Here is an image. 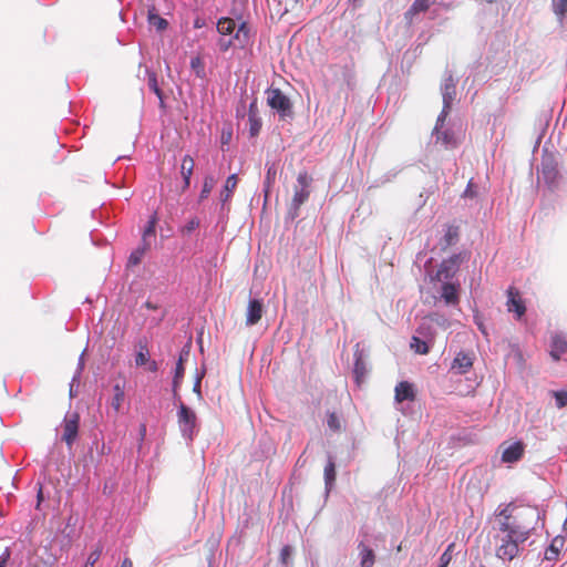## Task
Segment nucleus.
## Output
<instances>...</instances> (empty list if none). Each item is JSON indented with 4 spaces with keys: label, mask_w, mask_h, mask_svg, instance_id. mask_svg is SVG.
Masks as SVG:
<instances>
[{
    "label": "nucleus",
    "mask_w": 567,
    "mask_h": 567,
    "mask_svg": "<svg viewBox=\"0 0 567 567\" xmlns=\"http://www.w3.org/2000/svg\"><path fill=\"white\" fill-rule=\"evenodd\" d=\"M237 184H238L237 174H231L230 176H228V178L226 179V183L224 185V190L220 194V200L223 202V204L227 203L231 198L233 193H234L235 188L237 187Z\"/></svg>",
    "instance_id": "20"
},
{
    "label": "nucleus",
    "mask_w": 567,
    "mask_h": 567,
    "mask_svg": "<svg viewBox=\"0 0 567 567\" xmlns=\"http://www.w3.org/2000/svg\"><path fill=\"white\" fill-rule=\"evenodd\" d=\"M231 45V41H228V42H225V41H220L219 42V47H220V50L223 52L227 51L229 49V47Z\"/></svg>",
    "instance_id": "50"
},
{
    "label": "nucleus",
    "mask_w": 567,
    "mask_h": 567,
    "mask_svg": "<svg viewBox=\"0 0 567 567\" xmlns=\"http://www.w3.org/2000/svg\"><path fill=\"white\" fill-rule=\"evenodd\" d=\"M540 175L549 188L554 189L558 186L560 173L558 171V162L554 154H543L540 162Z\"/></svg>",
    "instance_id": "4"
},
{
    "label": "nucleus",
    "mask_w": 567,
    "mask_h": 567,
    "mask_svg": "<svg viewBox=\"0 0 567 567\" xmlns=\"http://www.w3.org/2000/svg\"><path fill=\"white\" fill-rule=\"evenodd\" d=\"M410 347L412 350H414L415 353L419 354H427L430 351L427 343L415 336L412 337Z\"/></svg>",
    "instance_id": "27"
},
{
    "label": "nucleus",
    "mask_w": 567,
    "mask_h": 567,
    "mask_svg": "<svg viewBox=\"0 0 567 567\" xmlns=\"http://www.w3.org/2000/svg\"><path fill=\"white\" fill-rule=\"evenodd\" d=\"M155 224L156 219L153 217L150 221L147 227L145 228L143 233V241L145 243L147 236H154L155 235Z\"/></svg>",
    "instance_id": "42"
},
{
    "label": "nucleus",
    "mask_w": 567,
    "mask_h": 567,
    "mask_svg": "<svg viewBox=\"0 0 567 567\" xmlns=\"http://www.w3.org/2000/svg\"><path fill=\"white\" fill-rule=\"evenodd\" d=\"M236 29V23L230 18H220L217 22V31L221 35H229L231 34Z\"/></svg>",
    "instance_id": "22"
},
{
    "label": "nucleus",
    "mask_w": 567,
    "mask_h": 567,
    "mask_svg": "<svg viewBox=\"0 0 567 567\" xmlns=\"http://www.w3.org/2000/svg\"><path fill=\"white\" fill-rule=\"evenodd\" d=\"M567 353V339L561 334H554L550 342V357L558 361L563 354Z\"/></svg>",
    "instance_id": "14"
},
{
    "label": "nucleus",
    "mask_w": 567,
    "mask_h": 567,
    "mask_svg": "<svg viewBox=\"0 0 567 567\" xmlns=\"http://www.w3.org/2000/svg\"><path fill=\"white\" fill-rule=\"evenodd\" d=\"M435 132H436V142H441V144L445 147L456 146V141L454 138V135L451 132H449V131H444V132L435 131Z\"/></svg>",
    "instance_id": "26"
},
{
    "label": "nucleus",
    "mask_w": 567,
    "mask_h": 567,
    "mask_svg": "<svg viewBox=\"0 0 567 567\" xmlns=\"http://www.w3.org/2000/svg\"><path fill=\"white\" fill-rule=\"evenodd\" d=\"M177 416H178V424L183 432V435L190 439L193 436L194 430L196 427L197 417H196L195 412L192 411L184 403H181Z\"/></svg>",
    "instance_id": "6"
},
{
    "label": "nucleus",
    "mask_w": 567,
    "mask_h": 567,
    "mask_svg": "<svg viewBox=\"0 0 567 567\" xmlns=\"http://www.w3.org/2000/svg\"><path fill=\"white\" fill-rule=\"evenodd\" d=\"M502 446H503L502 461L504 463H515V462L519 461L524 455L525 446L519 441L511 443L508 445H505V443H504Z\"/></svg>",
    "instance_id": "9"
},
{
    "label": "nucleus",
    "mask_w": 567,
    "mask_h": 567,
    "mask_svg": "<svg viewBox=\"0 0 567 567\" xmlns=\"http://www.w3.org/2000/svg\"><path fill=\"white\" fill-rule=\"evenodd\" d=\"M147 249H148V245L144 244L143 247H138L137 249L132 251V254L130 255V258H128V264L131 266L138 265L141 262L142 258L144 257L145 251Z\"/></svg>",
    "instance_id": "28"
},
{
    "label": "nucleus",
    "mask_w": 567,
    "mask_h": 567,
    "mask_svg": "<svg viewBox=\"0 0 567 567\" xmlns=\"http://www.w3.org/2000/svg\"><path fill=\"white\" fill-rule=\"evenodd\" d=\"M267 104L276 110L281 118L292 114V104L288 96H286L280 89H268L266 91Z\"/></svg>",
    "instance_id": "5"
},
{
    "label": "nucleus",
    "mask_w": 567,
    "mask_h": 567,
    "mask_svg": "<svg viewBox=\"0 0 567 567\" xmlns=\"http://www.w3.org/2000/svg\"><path fill=\"white\" fill-rule=\"evenodd\" d=\"M276 175H277V168L275 167V165L272 164V165L268 166L267 173H266V178H265V183L268 187L275 183Z\"/></svg>",
    "instance_id": "41"
},
{
    "label": "nucleus",
    "mask_w": 567,
    "mask_h": 567,
    "mask_svg": "<svg viewBox=\"0 0 567 567\" xmlns=\"http://www.w3.org/2000/svg\"><path fill=\"white\" fill-rule=\"evenodd\" d=\"M362 370H363V367H361V364H360L359 362H357V363H355V370H354V371H355V373H357V374H359V373H361V374H362V373H363V372H362Z\"/></svg>",
    "instance_id": "52"
},
{
    "label": "nucleus",
    "mask_w": 567,
    "mask_h": 567,
    "mask_svg": "<svg viewBox=\"0 0 567 567\" xmlns=\"http://www.w3.org/2000/svg\"><path fill=\"white\" fill-rule=\"evenodd\" d=\"M184 372H185V369H184V364H183V358L179 357V360L176 364V368H175V374H174V379H173V390L174 392H176L177 390V386L179 385L183 377H184Z\"/></svg>",
    "instance_id": "29"
},
{
    "label": "nucleus",
    "mask_w": 567,
    "mask_h": 567,
    "mask_svg": "<svg viewBox=\"0 0 567 567\" xmlns=\"http://www.w3.org/2000/svg\"><path fill=\"white\" fill-rule=\"evenodd\" d=\"M311 182L312 177L306 171H302L298 174V185L295 186L291 200V209L293 210V216L298 215L300 207L309 199Z\"/></svg>",
    "instance_id": "3"
},
{
    "label": "nucleus",
    "mask_w": 567,
    "mask_h": 567,
    "mask_svg": "<svg viewBox=\"0 0 567 567\" xmlns=\"http://www.w3.org/2000/svg\"><path fill=\"white\" fill-rule=\"evenodd\" d=\"M194 391L200 392V380H197V382L194 385Z\"/></svg>",
    "instance_id": "53"
},
{
    "label": "nucleus",
    "mask_w": 567,
    "mask_h": 567,
    "mask_svg": "<svg viewBox=\"0 0 567 567\" xmlns=\"http://www.w3.org/2000/svg\"><path fill=\"white\" fill-rule=\"evenodd\" d=\"M146 364L148 365L147 370L151 372H156L158 370L157 362L154 360H152V361L150 360Z\"/></svg>",
    "instance_id": "47"
},
{
    "label": "nucleus",
    "mask_w": 567,
    "mask_h": 567,
    "mask_svg": "<svg viewBox=\"0 0 567 567\" xmlns=\"http://www.w3.org/2000/svg\"><path fill=\"white\" fill-rule=\"evenodd\" d=\"M195 167L194 158L190 155H185L181 163V175L183 177L182 192H185L190 185V177Z\"/></svg>",
    "instance_id": "13"
},
{
    "label": "nucleus",
    "mask_w": 567,
    "mask_h": 567,
    "mask_svg": "<svg viewBox=\"0 0 567 567\" xmlns=\"http://www.w3.org/2000/svg\"><path fill=\"white\" fill-rule=\"evenodd\" d=\"M395 400L398 402L414 401L415 392L413 385L408 381H401L395 386Z\"/></svg>",
    "instance_id": "16"
},
{
    "label": "nucleus",
    "mask_w": 567,
    "mask_h": 567,
    "mask_svg": "<svg viewBox=\"0 0 567 567\" xmlns=\"http://www.w3.org/2000/svg\"><path fill=\"white\" fill-rule=\"evenodd\" d=\"M148 20H150V23L159 31L165 30L168 24L164 18H162L157 14H151Z\"/></svg>",
    "instance_id": "33"
},
{
    "label": "nucleus",
    "mask_w": 567,
    "mask_h": 567,
    "mask_svg": "<svg viewBox=\"0 0 567 567\" xmlns=\"http://www.w3.org/2000/svg\"><path fill=\"white\" fill-rule=\"evenodd\" d=\"M553 9L556 16L564 17L567 13V0H553Z\"/></svg>",
    "instance_id": "32"
},
{
    "label": "nucleus",
    "mask_w": 567,
    "mask_h": 567,
    "mask_svg": "<svg viewBox=\"0 0 567 567\" xmlns=\"http://www.w3.org/2000/svg\"><path fill=\"white\" fill-rule=\"evenodd\" d=\"M507 310L515 312L517 319H520L526 312V307L520 298L519 291L515 287H509L507 289Z\"/></svg>",
    "instance_id": "8"
},
{
    "label": "nucleus",
    "mask_w": 567,
    "mask_h": 567,
    "mask_svg": "<svg viewBox=\"0 0 567 567\" xmlns=\"http://www.w3.org/2000/svg\"><path fill=\"white\" fill-rule=\"evenodd\" d=\"M460 239V228L458 226L450 225L440 240V246L442 250H446L447 248L454 246Z\"/></svg>",
    "instance_id": "18"
},
{
    "label": "nucleus",
    "mask_w": 567,
    "mask_h": 567,
    "mask_svg": "<svg viewBox=\"0 0 567 567\" xmlns=\"http://www.w3.org/2000/svg\"><path fill=\"white\" fill-rule=\"evenodd\" d=\"M102 547L97 546L87 557L84 567H94L95 563L100 559Z\"/></svg>",
    "instance_id": "37"
},
{
    "label": "nucleus",
    "mask_w": 567,
    "mask_h": 567,
    "mask_svg": "<svg viewBox=\"0 0 567 567\" xmlns=\"http://www.w3.org/2000/svg\"><path fill=\"white\" fill-rule=\"evenodd\" d=\"M264 313V306L260 300L254 299L250 300L246 311V324L255 326L257 324Z\"/></svg>",
    "instance_id": "11"
},
{
    "label": "nucleus",
    "mask_w": 567,
    "mask_h": 567,
    "mask_svg": "<svg viewBox=\"0 0 567 567\" xmlns=\"http://www.w3.org/2000/svg\"><path fill=\"white\" fill-rule=\"evenodd\" d=\"M458 284L453 282H443L441 288V297L445 301L446 305H457L460 302V296H458Z\"/></svg>",
    "instance_id": "12"
},
{
    "label": "nucleus",
    "mask_w": 567,
    "mask_h": 567,
    "mask_svg": "<svg viewBox=\"0 0 567 567\" xmlns=\"http://www.w3.org/2000/svg\"><path fill=\"white\" fill-rule=\"evenodd\" d=\"M336 481V464L334 461L329 457L328 463L324 466V482L326 486L330 488Z\"/></svg>",
    "instance_id": "24"
},
{
    "label": "nucleus",
    "mask_w": 567,
    "mask_h": 567,
    "mask_svg": "<svg viewBox=\"0 0 567 567\" xmlns=\"http://www.w3.org/2000/svg\"><path fill=\"white\" fill-rule=\"evenodd\" d=\"M198 227H199V219L197 217H193L181 228V233L183 235H188Z\"/></svg>",
    "instance_id": "34"
},
{
    "label": "nucleus",
    "mask_w": 567,
    "mask_h": 567,
    "mask_svg": "<svg viewBox=\"0 0 567 567\" xmlns=\"http://www.w3.org/2000/svg\"><path fill=\"white\" fill-rule=\"evenodd\" d=\"M38 497H39V499H41V497H42L41 491L39 492Z\"/></svg>",
    "instance_id": "55"
},
{
    "label": "nucleus",
    "mask_w": 567,
    "mask_h": 567,
    "mask_svg": "<svg viewBox=\"0 0 567 567\" xmlns=\"http://www.w3.org/2000/svg\"><path fill=\"white\" fill-rule=\"evenodd\" d=\"M554 396L558 409L567 405V391H555Z\"/></svg>",
    "instance_id": "40"
},
{
    "label": "nucleus",
    "mask_w": 567,
    "mask_h": 567,
    "mask_svg": "<svg viewBox=\"0 0 567 567\" xmlns=\"http://www.w3.org/2000/svg\"><path fill=\"white\" fill-rule=\"evenodd\" d=\"M248 123H249V134L251 137H255L259 134L261 130V120L258 115L257 103L254 101L249 105L248 112Z\"/></svg>",
    "instance_id": "15"
},
{
    "label": "nucleus",
    "mask_w": 567,
    "mask_h": 567,
    "mask_svg": "<svg viewBox=\"0 0 567 567\" xmlns=\"http://www.w3.org/2000/svg\"><path fill=\"white\" fill-rule=\"evenodd\" d=\"M327 423L328 426L334 432L341 429V422L334 412L328 414Z\"/></svg>",
    "instance_id": "39"
},
{
    "label": "nucleus",
    "mask_w": 567,
    "mask_h": 567,
    "mask_svg": "<svg viewBox=\"0 0 567 567\" xmlns=\"http://www.w3.org/2000/svg\"><path fill=\"white\" fill-rule=\"evenodd\" d=\"M539 520V512L536 507L507 504L495 514L498 534L494 536L496 542V556L503 560H513L518 556L520 545L533 534Z\"/></svg>",
    "instance_id": "1"
},
{
    "label": "nucleus",
    "mask_w": 567,
    "mask_h": 567,
    "mask_svg": "<svg viewBox=\"0 0 567 567\" xmlns=\"http://www.w3.org/2000/svg\"><path fill=\"white\" fill-rule=\"evenodd\" d=\"M147 74H148L147 84H148L150 90L156 94V96L159 100L161 106H164V94L158 85L156 74L154 72H147Z\"/></svg>",
    "instance_id": "23"
},
{
    "label": "nucleus",
    "mask_w": 567,
    "mask_h": 567,
    "mask_svg": "<svg viewBox=\"0 0 567 567\" xmlns=\"http://www.w3.org/2000/svg\"><path fill=\"white\" fill-rule=\"evenodd\" d=\"M214 186H215L214 177H212V176L205 177L204 183H203V188L199 194V200H204L205 198H207L208 195L210 194V192L213 190Z\"/></svg>",
    "instance_id": "30"
},
{
    "label": "nucleus",
    "mask_w": 567,
    "mask_h": 567,
    "mask_svg": "<svg viewBox=\"0 0 567 567\" xmlns=\"http://www.w3.org/2000/svg\"><path fill=\"white\" fill-rule=\"evenodd\" d=\"M454 544H450L447 546V548L444 550V553L441 555L440 557V566L439 567H447L452 560V557H453V548H454Z\"/></svg>",
    "instance_id": "31"
},
{
    "label": "nucleus",
    "mask_w": 567,
    "mask_h": 567,
    "mask_svg": "<svg viewBox=\"0 0 567 567\" xmlns=\"http://www.w3.org/2000/svg\"><path fill=\"white\" fill-rule=\"evenodd\" d=\"M9 558H10V550H9V548H6L4 551L0 556V567H6Z\"/></svg>",
    "instance_id": "46"
},
{
    "label": "nucleus",
    "mask_w": 567,
    "mask_h": 567,
    "mask_svg": "<svg viewBox=\"0 0 567 567\" xmlns=\"http://www.w3.org/2000/svg\"><path fill=\"white\" fill-rule=\"evenodd\" d=\"M190 66L195 71V73L198 78H204V75H205L204 63L200 60V58H198V56L193 58L190 61Z\"/></svg>",
    "instance_id": "35"
},
{
    "label": "nucleus",
    "mask_w": 567,
    "mask_h": 567,
    "mask_svg": "<svg viewBox=\"0 0 567 567\" xmlns=\"http://www.w3.org/2000/svg\"><path fill=\"white\" fill-rule=\"evenodd\" d=\"M292 550L290 546H284L280 550V560L284 565H288Z\"/></svg>",
    "instance_id": "43"
},
{
    "label": "nucleus",
    "mask_w": 567,
    "mask_h": 567,
    "mask_svg": "<svg viewBox=\"0 0 567 567\" xmlns=\"http://www.w3.org/2000/svg\"><path fill=\"white\" fill-rule=\"evenodd\" d=\"M361 556V567H373L375 561V555L373 550L367 547L363 543L359 545Z\"/></svg>",
    "instance_id": "21"
},
{
    "label": "nucleus",
    "mask_w": 567,
    "mask_h": 567,
    "mask_svg": "<svg viewBox=\"0 0 567 567\" xmlns=\"http://www.w3.org/2000/svg\"><path fill=\"white\" fill-rule=\"evenodd\" d=\"M451 109H452V106L443 105V109L436 120V124H435V128H434L435 131H440L443 127L444 122H445Z\"/></svg>",
    "instance_id": "36"
},
{
    "label": "nucleus",
    "mask_w": 567,
    "mask_h": 567,
    "mask_svg": "<svg viewBox=\"0 0 567 567\" xmlns=\"http://www.w3.org/2000/svg\"><path fill=\"white\" fill-rule=\"evenodd\" d=\"M443 105L452 106L456 95V86L452 76H450L443 86Z\"/></svg>",
    "instance_id": "19"
},
{
    "label": "nucleus",
    "mask_w": 567,
    "mask_h": 567,
    "mask_svg": "<svg viewBox=\"0 0 567 567\" xmlns=\"http://www.w3.org/2000/svg\"><path fill=\"white\" fill-rule=\"evenodd\" d=\"M113 392H114V394H117V393H118V395H125V392H124V388H123V385H121V384H118V383H116V384L113 386Z\"/></svg>",
    "instance_id": "48"
},
{
    "label": "nucleus",
    "mask_w": 567,
    "mask_h": 567,
    "mask_svg": "<svg viewBox=\"0 0 567 567\" xmlns=\"http://www.w3.org/2000/svg\"><path fill=\"white\" fill-rule=\"evenodd\" d=\"M558 553H559L558 549L554 545H550L545 551V558L548 560L556 559L558 556Z\"/></svg>",
    "instance_id": "45"
},
{
    "label": "nucleus",
    "mask_w": 567,
    "mask_h": 567,
    "mask_svg": "<svg viewBox=\"0 0 567 567\" xmlns=\"http://www.w3.org/2000/svg\"><path fill=\"white\" fill-rule=\"evenodd\" d=\"M472 367L473 357L466 352H458L452 362L451 370L455 371L457 374H465Z\"/></svg>",
    "instance_id": "10"
},
{
    "label": "nucleus",
    "mask_w": 567,
    "mask_h": 567,
    "mask_svg": "<svg viewBox=\"0 0 567 567\" xmlns=\"http://www.w3.org/2000/svg\"><path fill=\"white\" fill-rule=\"evenodd\" d=\"M194 25H195V28H200V27H202V22H200V20H199V19H197V20L195 21V24H194Z\"/></svg>",
    "instance_id": "54"
},
{
    "label": "nucleus",
    "mask_w": 567,
    "mask_h": 567,
    "mask_svg": "<svg viewBox=\"0 0 567 567\" xmlns=\"http://www.w3.org/2000/svg\"><path fill=\"white\" fill-rule=\"evenodd\" d=\"M120 567H133V561L130 558H124Z\"/></svg>",
    "instance_id": "51"
},
{
    "label": "nucleus",
    "mask_w": 567,
    "mask_h": 567,
    "mask_svg": "<svg viewBox=\"0 0 567 567\" xmlns=\"http://www.w3.org/2000/svg\"><path fill=\"white\" fill-rule=\"evenodd\" d=\"M150 361V352L146 343L138 344V351L135 355V364L137 367L145 365Z\"/></svg>",
    "instance_id": "25"
},
{
    "label": "nucleus",
    "mask_w": 567,
    "mask_h": 567,
    "mask_svg": "<svg viewBox=\"0 0 567 567\" xmlns=\"http://www.w3.org/2000/svg\"><path fill=\"white\" fill-rule=\"evenodd\" d=\"M80 415L76 412L69 413L63 420L62 440L71 449L79 433Z\"/></svg>",
    "instance_id": "7"
},
{
    "label": "nucleus",
    "mask_w": 567,
    "mask_h": 567,
    "mask_svg": "<svg viewBox=\"0 0 567 567\" xmlns=\"http://www.w3.org/2000/svg\"><path fill=\"white\" fill-rule=\"evenodd\" d=\"M231 138V132H223L221 133V143L223 144H226L229 142V140Z\"/></svg>",
    "instance_id": "49"
},
{
    "label": "nucleus",
    "mask_w": 567,
    "mask_h": 567,
    "mask_svg": "<svg viewBox=\"0 0 567 567\" xmlns=\"http://www.w3.org/2000/svg\"><path fill=\"white\" fill-rule=\"evenodd\" d=\"M124 398H125V395H118V393L113 395L111 405L115 412L120 411V409L124 402Z\"/></svg>",
    "instance_id": "44"
},
{
    "label": "nucleus",
    "mask_w": 567,
    "mask_h": 567,
    "mask_svg": "<svg viewBox=\"0 0 567 567\" xmlns=\"http://www.w3.org/2000/svg\"><path fill=\"white\" fill-rule=\"evenodd\" d=\"M235 38H236L237 40H241V38H243V42H246V41H247V39L249 38V28H248V25H247V23H246V22H243V23L238 27V29H237V31H236V33H235Z\"/></svg>",
    "instance_id": "38"
},
{
    "label": "nucleus",
    "mask_w": 567,
    "mask_h": 567,
    "mask_svg": "<svg viewBox=\"0 0 567 567\" xmlns=\"http://www.w3.org/2000/svg\"><path fill=\"white\" fill-rule=\"evenodd\" d=\"M470 254L467 251H461L458 254H454L451 257L442 260L440 264L433 280L436 281H447L452 279L458 271L460 266L467 260Z\"/></svg>",
    "instance_id": "2"
},
{
    "label": "nucleus",
    "mask_w": 567,
    "mask_h": 567,
    "mask_svg": "<svg viewBox=\"0 0 567 567\" xmlns=\"http://www.w3.org/2000/svg\"><path fill=\"white\" fill-rule=\"evenodd\" d=\"M432 0H414L409 10L404 13L405 21L411 24L413 19L420 12H425L430 8Z\"/></svg>",
    "instance_id": "17"
}]
</instances>
